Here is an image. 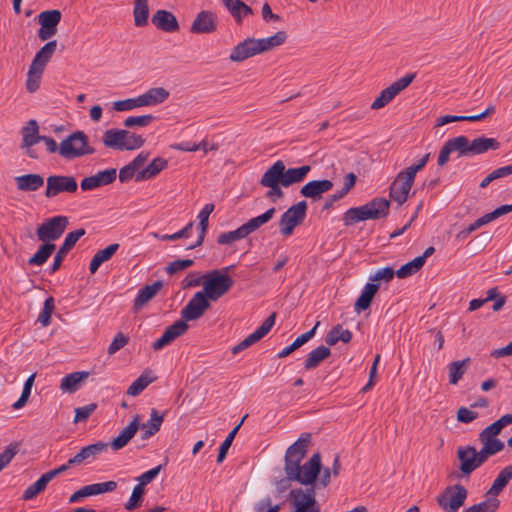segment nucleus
Masks as SVG:
<instances>
[{
  "label": "nucleus",
  "mask_w": 512,
  "mask_h": 512,
  "mask_svg": "<svg viewBox=\"0 0 512 512\" xmlns=\"http://www.w3.org/2000/svg\"><path fill=\"white\" fill-rule=\"evenodd\" d=\"M89 376V372L87 371H79L73 372L66 375L61 380L60 389L63 392L74 393L81 384L82 381L87 379Z\"/></svg>",
  "instance_id": "39"
},
{
  "label": "nucleus",
  "mask_w": 512,
  "mask_h": 512,
  "mask_svg": "<svg viewBox=\"0 0 512 512\" xmlns=\"http://www.w3.org/2000/svg\"><path fill=\"white\" fill-rule=\"evenodd\" d=\"M413 183L414 179L406 174V172H399L390 186V198L397 202L399 205H402L407 201L408 194L412 188Z\"/></svg>",
  "instance_id": "17"
},
{
  "label": "nucleus",
  "mask_w": 512,
  "mask_h": 512,
  "mask_svg": "<svg viewBox=\"0 0 512 512\" xmlns=\"http://www.w3.org/2000/svg\"><path fill=\"white\" fill-rule=\"evenodd\" d=\"M468 490L461 484L447 486L437 496V504L444 512H457L465 503Z\"/></svg>",
  "instance_id": "8"
},
{
  "label": "nucleus",
  "mask_w": 512,
  "mask_h": 512,
  "mask_svg": "<svg viewBox=\"0 0 512 512\" xmlns=\"http://www.w3.org/2000/svg\"><path fill=\"white\" fill-rule=\"evenodd\" d=\"M311 434L302 433L300 437L290 445L285 453L284 470L288 480L299 482L302 485H314L321 472V455L315 453L301 465L311 444Z\"/></svg>",
  "instance_id": "1"
},
{
  "label": "nucleus",
  "mask_w": 512,
  "mask_h": 512,
  "mask_svg": "<svg viewBox=\"0 0 512 512\" xmlns=\"http://www.w3.org/2000/svg\"><path fill=\"white\" fill-rule=\"evenodd\" d=\"M117 172L116 169H106L99 171L95 175L85 177L80 183V187L83 191L94 190L96 188L109 185L116 180Z\"/></svg>",
  "instance_id": "19"
},
{
  "label": "nucleus",
  "mask_w": 512,
  "mask_h": 512,
  "mask_svg": "<svg viewBox=\"0 0 512 512\" xmlns=\"http://www.w3.org/2000/svg\"><path fill=\"white\" fill-rule=\"evenodd\" d=\"M352 333L348 329H344L341 324L334 326L326 335L325 342L328 346H334L339 341L344 343L350 342Z\"/></svg>",
  "instance_id": "44"
},
{
  "label": "nucleus",
  "mask_w": 512,
  "mask_h": 512,
  "mask_svg": "<svg viewBox=\"0 0 512 512\" xmlns=\"http://www.w3.org/2000/svg\"><path fill=\"white\" fill-rule=\"evenodd\" d=\"M193 264H194V261L192 259H178V260L171 262L166 267V272L168 274L172 275V274H175V273L182 271L186 268L191 267Z\"/></svg>",
  "instance_id": "64"
},
{
  "label": "nucleus",
  "mask_w": 512,
  "mask_h": 512,
  "mask_svg": "<svg viewBox=\"0 0 512 512\" xmlns=\"http://www.w3.org/2000/svg\"><path fill=\"white\" fill-rule=\"evenodd\" d=\"M471 362L470 357L461 361H453L448 365L449 383L452 385L458 384L460 379L466 373L467 368Z\"/></svg>",
  "instance_id": "43"
},
{
  "label": "nucleus",
  "mask_w": 512,
  "mask_h": 512,
  "mask_svg": "<svg viewBox=\"0 0 512 512\" xmlns=\"http://www.w3.org/2000/svg\"><path fill=\"white\" fill-rule=\"evenodd\" d=\"M44 71L29 66V70L27 73V79H26V89L30 93H34L39 89L40 81L42 78Z\"/></svg>",
  "instance_id": "54"
},
{
  "label": "nucleus",
  "mask_w": 512,
  "mask_h": 512,
  "mask_svg": "<svg viewBox=\"0 0 512 512\" xmlns=\"http://www.w3.org/2000/svg\"><path fill=\"white\" fill-rule=\"evenodd\" d=\"M306 211V201H300L289 207L280 218V233L284 236H290L293 233L295 227H297L304 221L306 217Z\"/></svg>",
  "instance_id": "10"
},
{
  "label": "nucleus",
  "mask_w": 512,
  "mask_h": 512,
  "mask_svg": "<svg viewBox=\"0 0 512 512\" xmlns=\"http://www.w3.org/2000/svg\"><path fill=\"white\" fill-rule=\"evenodd\" d=\"M139 417L136 416L130 424L122 430L118 437H116L110 444L113 450H120L125 447L128 442L134 437L139 429Z\"/></svg>",
  "instance_id": "31"
},
{
  "label": "nucleus",
  "mask_w": 512,
  "mask_h": 512,
  "mask_svg": "<svg viewBox=\"0 0 512 512\" xmlns=\"http://www.w3.org/2000/svg\"><path fill=\"white\" fill-rule=\"evenodd\" d=\"M453 152H456L459 158L470 157L469 139L463 135L448 139L439 152L437 159L438 166L443 167L446 165Z\"/></svg>",
  "instance_id": "11"
},
{
  "label": "nucleus",
  "mask_w": 512,
  "mask_h": 512,
  "mask_svg": "<svg viewBox=\"0 0 512 512\" xmlns=\"http://www.w3.org/2000/svg\"><path fill=\"white\" fill-rule=\"evenodd\" d=\"M22 142L20 148L25 150V154L32 158L38 159V154L32 147L41 142V136L39 135V125L36 120L31 119L21 129Z\"/></svg>",
  "instance_id": "15"
},
{
  "label": "nucleus",
  "mask_w": 512,
  "mask_h": 512,
  "mask_svg": "<svg viewBox=\"0 0 512 512\" xmlns=\"http://www.w3.org/2000/svg\"><path fill=\"white\" fill-rule=\"evenodd\" d=\"M108 444L104 442L94 443L83 447L74 457L70 458V464L80 465L86 460L95 457L106 450Z\"/></svg>",
  "instance_id": "32"
},
{
  "label": "nucleus",
  "mask_w": 512,
  "mask_h": 512,
  "mask_svg": "<svg viewBox=\"0 0 512 512\" xmlns=\"http://www.w3.org/2000/svg\"><path fill=\"white\" fill-rule=\"evenodd\" d=\"M289 495L294 512H305L306 510L318 507L314 486L305 490L301 488L293 489Z\"/></svg>",
  "instance_id": "16"
},
{
  "label": "nucleus",
  "mask_w": 512,
  "mask_h": 512,
  "mask_svg": "<svg viewBox=\"0 0 512 512\" xmlns=\"http://www.w3.org/2000/svg\"><path fill=\"white\" fill-rule=\"evenodd\" d=\"M141 107L139 103V97L136 98H128L125 100H118L113 103V109L115 111H129L134 108Z\"/></svg>",
  "instance_id": "61"
},
{
  "label": "nucleus",
  "mask_w": 512,
  "mask_h": 512,
  "mask_svg": "<svg viewBox=\"0 0 512 512\" xmlns=\"http://www.w3.org/2000/svg\"><path fill=\"white\" fill-rule=\"evenodd\" d=\"M51 479L48 477L46 473H44L36 482L28 486V488L23 493L24 500H32L38 494L43 492L48 485Z\"/></svg>",
  "instance_id": "48"
},
{
  "label": "nucleus",
  "mask_w": 512,
  "mask_h": 512,
  "mask_svg": "<svg viewBox=\"0 0 512 512\" xmlns=\"http://www.w3.org/2000/svg\"><path fill=\"white\" fill-rule=\"evenodd\" d=\"M103 144L115 150H135L141 148L145 140L141 135H137L129 130L109 129L102 137Z\"/></svg>",
  "instance_id": "6"
},
{
  "label": "nucleus",
  "mask_w": 512,
  "mask_h": 512,
  "mask_svg": "<svg viewBox=\"0 0 512 512\" xmlns=\"http://www.w3.org/2000/svg\"><path fill=\"white\" fill-rule=\"evenodd\" d=\"M155 117L151 114L141 116H130L124 120V126L131 128L134 126L145 127L154 121Z\"/></svg>",
  "instance_id": "55"
},
{
  "label": "nucleus",
  "mask_w": 512,
  "mask_h": 512,
  "mask_svg": "<svg viewBox=\"0 0 512 512\" xmlns=\"http://www.w3.org/2000/svg\"><path fill=\"white\" fill-rule=\"evenodd\" d=\"M61 17V11L58 9L45 10L38 15V23L40 24L38 37L40 40L46 41L57 33V26Z\"/></svg>",
  "instance_id": "14"
},
{
  "label": "nucleus",
  "mask_w": 512,
  "mask_h": 512,
  "mask_svg": "<svg viewBox=\"0 0 512 512\" xmlns=\"http://www.w3.org/2000/svg\"><path fill=\"white\" fill-rule=\"evenodd\" d=\"M237 24H241L246 16L253 15V10L241 0H222Z\"/></svg>",
  "instance_id": "29"
},
{
  "label": "nucleus",
  "mask_w": 512,
  "mask_h": 512,
  "mask_svg": "<svg viewBox=\"0 0 512 512\" xmlns=\"http://www.w3.org/2000/svg\"><path fill=\"white\" fill-rule=\"evenodd\" d=\"M500 501L497 498H487L486 500L474 504L464 510V512H496Z\"/></svg>",
  "instance_id": "52"
},
{
  "label": "nucleus",
  "mask_w": 512,
  "mask_h": 512,
  "mask_svg": "<svg viewBox=\"0 0 512 512\" xmlns=\"http://www.w3.org/2000/svg\"><path fill=\"white\" fill-rule=\"evenodd\" d=\"M390 202L384 198H374L365 205L348 209L343 216L345 226L359 221L381 219L388 215Z\"/></svg>",
  "instance_id": "5"
},
{
  "label": "nucleus",
  "mask_w": 512,
  "mask_h": 512,
  "mask_svg": "<svg viewBox=\"0 0 512 512\" xmlns=\"http://www.w3.org/2000/svg\"><path fill=\"white\" fill-rule=\"evenodd\" d=\"M69 225L67 216L58 215L46 219L36 229L37 239L41 242L52 243L58 240Z\"/></svg>",
  "instance_id": "9"
},
{
  "label": "nucleus",
  "mask_w": 512,
  "mask_h": 512,
  "mask_svg": "<svg viewBox=\"0 0 512 512\" xmlns=\"http://www.w3.org/2000/svg\"><path fill=\"white\" fill-rule=\"evenodd\" d=\"M233 267L228 266L222 270L214 269L204 274L202 277L203 290L200 292L213 302L227 294L234 285V280L227 274Z\"/></svg>",
  "instance_id": "4"
},
{
  "label": "nucleus",
  "mask_w": 512,
  "mask_h": 512,
  "mask_svg": "<svg viewBox=\"0 0 512 512\" xmlns=\"http://www.w3.org/2000/svg\"><path fill=\"white\" fill-rule=\"evenodd\" d=\"M18 452V444L11 443L0 453V471L5 468Z\"/></svg>",
  "instance_id": "58"
},
{
  "label": "nucleus",
  "mask_w": 512,
  "mask_h": 512,
  "mask_svg": "<svg viewBox=\"0 0 512 512\" xmlns=\"http://www.w3.org/2000/svg\"><path fill=\"white\" fill-rule=\"evenodd\" d=\"M311 171L309 165H303L296 168H284L283 173V187H289L296 183H301L307 174Z\"/></svg>",
  "instance_id": "36"
},
{
  "label": "nucleus",
  "mask_w": 512,
  "mask_h": 512,
  "mask_svg": "<svg viewBox=\"0 0 512 512\" xmlns=\"http://www.w3.org/2000/svg\"><path fill=\"white\" fill-rule=\"evenodd\" d=\"M470 155H480L486 153L488 150H498L500 142L495 138H487L484 136L477 137L469 140Z\"/></svg>",
  "instance_id": "28"
},
{
  "label": "nucleus",
  "mask_w": 512,
  "mask_h": 512,
  "mask_svg": "<svg viewBox=\"0 0 512 512\" xmlns=\"http://www.w3.org/2000/svg\"><path fill=\"white\" fill-rule=\"evenodd\" d=\"M331 355L329 347L321 345L313 349L304 361V368L306 370L315 369L322 361Z\"/></svg>",
  "instance_id": "40"
},
{
  "label": "nucleus",
  "mask_w": 512,
  "mask_h": 512,
  "mask_svg": "<svg viewBox=\"0 0 512 512\" xmlns=\"http://www.w3.org/2000/svg\"><path fill=\"white\" fill-rule=\"evenodd\" d=\"M333 186V182L328 179L312 180L301 187L300 194L313 201H318L322 198V195L329 192Z\"/></svg>",
  "instance_id": "21"
},
{
  "label": "nucleus",
  "mask_w": 512,
  "mask_h": 512,
  "mask_svg": "<svg viewBox=\"0 0 512 512\" xmlns=\"http://www.w3.org/2000/svg\"><path fill=\"white\" fill-rule=\"evenodd\" d=\"M423 267L422 258H414L408 263L402 265L397 271L396 275L398 278H407L416 272H418Z\"/></svg>",
  "instance_id": "53"
},
{
  "label": "nucleus",
  "mask_w": 512,
  "mask_h": 512,
  "mask_svg": "<svg viewBox=\"0 0 512 512\" xmlns=\"http://www.w3.org/2000/svg\"><path fill=\"white\" fill-rule=\"evenodd\" d=\"M55 248L56 246L53 243L42 242V245L38 248L37 252L29 258V265H43L54 252Z\"/></svg>",
  "instance_id": "45"
},
{
  "label": "nucleus",
  "mask_w": 512,
  "mask_h": 512,
  "mask_svg": "<svg viewBox=\"0 0 512 512\" xmlns=\"http://www.w3.org/2000/svg\"><path fill=\"white\" fill-rule=\"evenodd\" d=\"M210 302L211 300L200 291L196 292L181 310V319L170 325L162 336L153 342L152 348L154 350H160L179 336L185 334L189 328L187 322L200 319L205 312L211 308Z\"/></svg>",
  "instance_id": "2"
},
{
  "label": "nucleus",
  "mask_w": 512,
  "mask_h": 512,
  "mask_svg": "<svg viewBox=\"0 0 512 512\" xmlns=\"http://www.w3.org/2000/svg\"><path fill=\"white\" fill-rule=\"evenodd\" d=\"M152 23L165 32H176L179 24L176 17L169 11L158 10L152 17Z\"/></svg>",
  "instance_id": "25"
},
{
  "label": "nucleus",
  "mask_w": 512,
  "mask_h": 512,
  "mask_svg": "<svg viewBox=\"0 0 512 512\" xmlns=\"http://www.w3.org/2000/svg\"><path fill=\"white\" fill-rule=\"evenodd\" d=\"M162 287V281H156L153 284L144 286L139 290L138 295L134 300V308L138 310L143 307L148 301L157 295Z\"/></svg>",
  "instance_id": "34"
},
{
  "label": "nucleus",
  "mask_w": 512,
  "mask_h": 512,
  "mask_svg": "<svg viewBox=\"0 0 512 512\" xmlns=\"http://www.w3.org/2000/svg\"><path fill=\"white\" fill-rule=\"evenodd\" d=\"M168 165L166 159L157 157L152 160V162L143 170L139 171L135 175L136 181H144L151 178H154L158 175L162 170H164Z\"/></svg>",
  "instance_id": "35"
},
{
  "label": "nucleus",
  "mask_w": 512,
  "mask_h": 512,
  "mask_svg": "<svg viewBox=\"0 0 512 512\" xmlns=\"http://www.w3.org/2000/svg\"><path fill=\"white\" fill-rule=\"evenodd\" d=\"M155 378H151L148 372L142 373L127 389V394L130 396L139 395Z\"/></svg>",
  "instance_id": "51"
},
{
  "label": "nucleus",
  "mask_w": 512,
  "mask_h": 512,
  "mask_svg": "<svg viewBox=\"0 0 512 512\" xmlns=\"http://www.w3.org/2000/svg\"><path fill=\"white\" fill-rule=\"evenodd\" d=\"M285 164L282 160L274 162L262 175L260 185L263 187L278 185L283 186V173Z\"/></svg>",
  "instance_id": "22"
},
{
  "label": "nucleus",
  "mask_w": 512,
  "mask_h": 512,
  "mask_svg": "<svg viewBox=\"0 0 512 512\" xmlns=\"http://www.w3.org/2000/svg\"><path fill=\"white\" fill-rule=\"evenodd\" d=\"M276 313H272L267 317L264 322L250 335L243 339L240 343L232 348V353L237 354L240 351L250 347L251 345L260 341L268 332L272 329L275 324Z\"/></svg>",
  "instance_id": "18"
},
{
  "label": "nucleus",
  "mask_w": 512,
  "mask_h": 512,
  "mask_svg": "<svg viewBox=\"0 0 512 512\" xmlns=\"http://www.w3.org/2000/svg\"><path fill=\"white\" fill-rule=\"evenodd\" d=\"M78 190L76 178L68 175H50L46 179L45 197L54 198L60 193H75Z\"/></svg>",
  "instance_id": "12"
},
{
  "label": "nucleus",
  "mask_w": 512,
  "mask_h": 512,
  "mask_svg": "<svg viewBox=\"0 0 512 512\" xmlns=\"http://www.w3.org/2000/svg\"><path fill=\"white\" fill-rule=\"evenodd\" d=\"M320 325V322H316L314 327L310 329L309 331L305 332L304 334L297 337L289 346L285 347L278 353L279 358H285L289 356L292 352L303 346L305 343H307L311 338L314 337L316 333L317 327Z\"/></svg>",
  "instance_id": "42"
},
{
  "label": "nucleus",
  "mask_w": 512,
  "mask_h": 512,
  "mask_svg": "<svg viewBox=\"0 0 512 512\" xmlns=\"http://www.w3.org/2000/svg\"><path fill=\"white\" fill-rule=\"evenodd\" d=\"M248 235L250 234L243 224L236 230L221 233L217 237V243L220 245H229L237 240L246 238Z\"/></svg>",
  "instance_id": "47"
},
{
  "label": "nucleus",
  "mask_w": 512,
  "mask_h": 512,
  "mask_svg": "<svg viewBox=\"0 0 512 512\" xmlns=\"http://www.w3.org/2000/svg\"><path fill=\"white\" fill-rule=\"evenodd\" d=\"M57 49V41L52 40L47 42L35 55L30 66L38 68L42 71L45 70L46 65L50 62L53 54Z\"/></svg>",
  "instance_id": "27"
},
{
  "label": "nucleus",
  "mask_w": 512,
  "mask_h": 512,
  "mask_svg": "<svg viewBox=\"0 0 512 512\" xmlns=\"http://www.w3.org/2000/svg\"><path fill=\"white\" fill-rule=\"evenodd\" d=\"M396 274V271L392 267H384L382 269L377 270L373 276L370 277V283H378L383 282H390L394 275Z\"/></svg>",
  "instance_id": "56"
},
{
  "label": "nucleus",
  "mask_w": 512,
  "mask_h": 512,
  "mask_svg": "<svg viewBox=\"0 0 512 512\" xmlns=\"http://www.w3.org/2000/svg\"><path fill=\"white\" fill-rule=\"evenodd\" d=\"M118 249L119 244L113 243L107 246L105 249L97 251L90 262V272L94 274L99 269L101 264L108 261L117 252Z\"/></svg>",
  "instance_id": "41"
},
{
  "label": "nucleus",
  "mask_w": 512,
  "mask_h": 512,
  "mask_svg": "<svg viewBox=\"0 0 512 512\" xmlns=\"http://www.w3.org/2000/svg\"><path fill=\"white\" fill-rule=\"evenodd\" d=\"M415 78L414 73L406 74L402 78L397 79L390 86L383 89L379 96L371 104V109L378 110L390 103L396 95L407 88Z\"/></svg>",
  "instance_id": "13"
},
{
  "label": "nucleus",
  "mask_w": 512,
  "mask_h": 512,
  "mask_svg": "<svg viewBox=\"0 0 512 512\" xmlns=\"http://www.w3.org/2000/svg\"><path fill=\"white\" fill-rule=\"evenodd\" d=\"M457 457L460 461V470L464 475H470L478 468L475 459V448L473 446L459 447Z\"/></svg>",
  "instance_id": "23"
},
{
  "label": "nucleus",
  "mask_w": 512,
  "mask_h": 512,
  "mask_svg": "<svg viewBox=\"0 0 512 512\" xmlns=\"http://www.w3.org/2000/svg\"><path fill=\"white\" fill-rule=\"evenodd\" d=\"M144 493V488H142V485H136L132 491V494L128 500V502L125 505V509L132 511L135 508L139 506V502L142 499Z\"/></svg>",
  "instance_id": "63"
},
{
  "label": "nucleus",
  "mask_w": 512,
  "mask_h": 512,
  "mask_svg": "<svg viewBox=\"0 0 512 512\" xmlns=\"http://www.w3.org/2000/svg\"><path fill=\"white\" fill-rule=\"evenodd\" d=\"M287 38L288 35L285 31H278L266 38H247L232 49L229 59L232 62H243L248 58L281 46L286 42Z\"/></svg>",
  "instance_id": "3"
},
{
  "label": "nucleus",
  "mask_w": 512,
  "mask_h": 512,
  "mask_svg": "<svg viewBox=\"0 0 512 512\" xmlns=\"http://www.w3.org/2000/svg\"><path fill=\"white\" fill-rule=\"evenodd\" d=\"M275 212H276V209L274 207H272V208L268 209L265 213H263L257 217H254V218L250 219L249 221H247L246 223H244V226L246 227L249 234L253 233L258 228H260L262 225L269 222L273 218Z\"/></svg>",
  "instance_id": "49"
},
{
  "label": "nucleus",
  "mask_w": 512,
  "mask_h": 512,
  "mask_svg": "<svg viewBox=\"0 0 512 512\" xmlns=\"http://www.w3.org/2000/svg\"><path fill=\"white\" fill-rule=\"evenodd\" d=\"M214 210V204L208 203L206 204L201 211L198 214L199 224H198V230H199V236L197 241L193 244L187 247L188 250L194 249L196 247H199L203 244L205 235L208 229V220L211 215V213Z\"/></svg>",
  "instance_id": "30"
},
{
  "label": "nucleus",
  "mask_w": 512,
  "mask_h": 512,
  "mask_svg": "<svg viewBox=\"0 0 512 512\" xmlns=\"http://www.w3.org/2000/svg\"><path fill=\"white\" fill-rule=\"evenodd\" d=\"M163 421L164 416L160 415L156 409H152L150 419L141 425L142 439L146 440L155 435L160 430Z\"/></svg>",
  "instance_id": "37"
},
{
  "label": "nucleus",
  "mask_w": 512,
  "mask_h": 512,
  "mask_svg": "<svg viewBox=\"0 0 512 512\" xmlns=\"http://www.w3.org/2000/svg\"><path fill=\"white\" fill-rule=\"evenodd\" d=\"M379 289L378 283H367L355 303V311L360 312L370 307L371 302Z\"/></svg>",
  "instance_id": "38"
},
{
  "label": "nucleus",
  "mask_w": 512,
  "mask_h": 512,
  "mask_svg": "<svg viewBox=\"0 0 512 512\" xmlns=\"http://www.w3.org/2000/svg\"><path fill=\"white\" fill-rule=\"evenodd\" d=\"M86 233L85 229L83 228H80V229H77V230H74L72 232H69L65 239H64V242L62 243L61 247H63L64 249H66V251H70L74 245L76 244V242L82 237L84 236Z\"/></svg>",
  "instance_id": "59"
},
{
  "label": "nucleus",
  "mask_w": 512,
  "mask_h": 512,
  "mask_svg": "<svg viewBox=\"0 0 512 512\" xmlns=\"http://www.w3.org/2000/svg\"><path fill=\"white\" fill-rule=\"evenodd\" d=\"M94 153L88 144V137L82 131H77L65 138L59 145V154L65 159H74Z\"/></svg>",
  "instance_id": "7"
},
{
  "label": "nucleus",
  "mask_w": 512,
  "mask_h": 512,
  "mask_svg": "<svg viewBox=\"0 0 512 512\" xmlns=\"http://www.w3.org/2000/svg\"><path fill=\"white\" fill-rule=\"evenodd\" d=\"M170 96L168 90L163 87H153L138 96L141 107L156 106L165 102Z\"/></svg>",
  "instance_id": "24"
},
{
  "label": "nucleus",
  "mask_w": 512,
  "mask_h": 512,
  "mask_svg": "<svg viewBox=\"0 0 512 512\" xmlns=\"http://www.w3.org/2000/svg\"><path fill=\"white\" fill-rule=\"evenodd\" d=\"M14 180L17 189L24 192H35L44 185V178L40 174L16 176Z\"/></svg>",
  "instance_id": "26"
},
{
  "label": "nucleus",
  "mask_w": 512,
  "mask_h": 512,
  "mask_svg": "<svg viewBox=\"0 0 512 512\" xmlns=\"http://www.w3.org/2000/svg\"><path fill=\"white\" fill-rule=\"evenodd\" d=\"M217 29V18L211 11H201L194 19L190 31L195 34H210Z\"/></svg>",
  "instance_id": "20"
},
{
  "label": "nucleus",
  "mask_w": 512,
  "mask_h": 512,
  "mask_svg": "<svg viewBox=\"0 0 512 512\" xmlns=\"http://www.w3.org/2000/svg\"><path fill=\"white\" fill-rule=\"evenodd\" d=\"M129 342V337L124 335L123 333L119 332L116 334L112 342L110 343L107 353L109 355H113L116 352H118L120 349H122L125 345H127Z\"/></svg>",
  "instance_id": "60"
},
{
  "label": "nucleus",
  "mask_w": 512,
  "mask_h": 512,
  "mask_svg": "<svg viewBox=\"0 0 512 512\" xmlns=\"http://www.w3.org/2000/svg\"><path fill=\"white\" fill-rule=\"evenodd\" d=\"M88 486L91 496H93L114 491L117 488V483L115 481H107L103 483L90 484Z\"/></svg>",
  "instance_id": "57"
},
{
  "label": "nucleus",
  "mask_w": 512,
  "mask_h": 512,
  "mask_svg": "<svg viewBox=\"0 0 512 512\" xmlns=\"http://www.w3.org/2000/svg\"><path fill=\"white\" fill-rule=\"evenodd\" d=\"M479 441L482 443V447L489 450L493 454H497L498 452L504 449V443L498 438H479Z\"/></svg>",
  "instance_id": "62"
},
{
  "label": "nucleus",
  "mask_w": 512,
  "mask_h": 512,
  "mask_svg": "<svg viewBox=\"0 0 512 512\" xmlns=\"http://www.w3.org/2000/svg\"><path fill=\"white\" fill-rule=\"evenodd\" d=\"M248 415H245L241 421L229 432L226 439L222 442L219 448V453L217 456V463L223 462V460L226 457L227 451L230 448L238 430L240 429L241 425L243 424L244 420L247 418Z\"/></svg>",
  "instance_id": "50"
},
{
  "label": "nucleus",
  "mask_w": 512,
  "mask_h": 512,
  "mask_svg": "<svg viewBox=\"0 0 512 512\" xmlns=\"http://www.w3.org/2000/svg\"><path fill=\"white\" fill-rule=\"evenodd\" d=\"M510 480H512V465L504 467L499 472L486 495L490 498H496L503 491Z\"/></svg>",
  "instance_id": "33"
},
{
  "label": "nucleus",
  "mask_w": 512,
  "mask_h": 512,
  "mask_svg": "<svg viewBox=\"0 0 512 512\" xmlns=\"http://www.w3.org/2000/svg\"><path fill=\"white\" fill-rule=\"evenodd\" d=\"M133 15L137 27L145 26L149 16L148 0H135Z\"/></svg>",
  "instance_id": "46"
}]
</instances>
